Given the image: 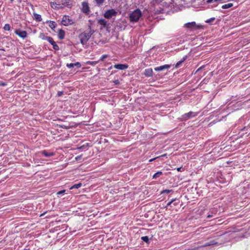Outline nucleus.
<instances>
[{
    "label": "nucleus",
    "mask_w": 250,
    "mask_h": 250,
    "mask_svg": "<svg viewBox=\"0 0 250 250\" xmlns=\"http://www.w3.org/2000/svg\"><path fill=\"white\" fill-rule=\"evenodd\" d=\"M128 67V66L127 65L125 64H116L113 66L114 68L120 70L125 69L127 68Z\"/></svg>",
    "instance_id": "9d476101"
},
{
    "label": "nucleus",
    "mask_w": 250,
    "mask_h": 250,
    "mask_svg": "<svg viewBox=\"0 0 250 250\" xmlns=\"http://www.w3.org/2000/svg\"><path fill=\"white\" fill-rule=\"evenodd\" d=\"M215 20V18L213 17V18H211L205 21V22L210 24L211 22H213Z\"/></svg>",
    "instance_id": "c85d7f7f"
},
{
    "label": "nucleus",
    "mask_w": 250,
    "mask_h": 250,
    "mask_svg": "<svg viewBox=\"0 0 250 250\" xmlns=\"http://www.w3.org/2000/svg\"><path fill=\"white\" fill-rule=\"evenodd\" d=\"M51 6L52 7H54L57 9H61L63 8V6L62 5L61 3H57L56 2H51Z\"/></svg>",
    "instance_id": "f3484780"
},
{
    "label": "nucleus",
    "mask_w": 250,
    "mask_h": 250,
    "mask_svg": "<svg viewBox=\"0 0 250 250\" xmlns=\"http://www.w3.org/2000/svg\"><path fill=\"white\" fill-rule=\"evenodd\" d=\"M141 239L143 241H144V242H146L147 243H148V242H149V238H148V237L147 236H145L142 237H141Z\"/></svg>",
    "instance_id": "bb28decb"
},
{
    "label": "nucleus",
    "mask_w": 250,
    "mask_h": 250,
    "mask_svg": "<svg viewBox=\"0 0 250 250\" xmlns=\"http://www.w3.org/2000/svg\"><path fill=\"white\" fill-rule=\"evenodd\" d=\"M7 85V83H5L1 82L0 83V86H4Z\"/></svg>",
    "instance_id": "ea45409f"
},
{
    "label": "nucleus",
    "mask_w": 250,
    "mask_h": 250,
    "mask_svg": "<svg viewBox=\"0 0 250 250\" xmlns=\"http://www.w3.org/2000/svg\"><path fill=\"white\" fill-rule=\"evenodd\" d=\"M113 67V66H111L109 68V69H111Z\"/></svg>",
    "instance_id": "8fccbe9b"
},
{
    "label": "nucleus",
    "mask_w": 250,
    "mask_h": 250,
    "mask_svg": "<svg viewBox=\"0 0 250 250\" xmlns=\"http://www.w3.org/2000/svg\"><path fill=\"white\" fill-rule=\"evenodd\" d=\"M34 19L36 20L37 21H42V18L41 15L38 14L37 13H34Z\"/></svg>",
    "instance_id": "a211bd4d"
},
{
    "label": "nucleus",
    "mask_w": 250,
    "mask_h": 250,
    "mask_svg": "<svg viewBox=\"0 0 250 250\" xmlns=\"http://www.w3.org/2000/svg\"><path fill=\"white\" fill-rule=\"evenodd\" d=\"M98 23L102 25L104 27H105L107 25V21L104 19H100L98 21Z\"/></svg>",
    "instance_id": "6ab92c4d"
},
{
    "label": "nucleus",
    "mask_w": 250,
    "mask_h": 250,
    "mask_svg": "<svg viewBox=\"0 0 250 250\" xmlns=\"http://www.w3.org/2000/svg\"><path fill=\"white\" fill-rule=\"evenodd\" d=\"M184 26L187 28L190 29H199L201 27V26L197 25L195 21L188 22L185 24Z\"/></svg>",
    "instance_id": "39448f33"
},
{
    "label": "nucleus",
    "mask_w": 250,
    "mask_h": 250,
    "mask_svg": "<svg viewBox=\"0 0 250 250\" xmlns=\"http://www.w3.org/2000/svg\"><path fill=\"white\" fill-rule=\"evenodd\" d=\"M65 192V190H61L59 192H57V194L58 195H60V194H63L64 192Z\"/></svg>",
    "instance_id": "4c0bfd02"
},
{
    "label": "nucleus",
    "mask_w": 250,
    "mask_h": 250,
    "mask_svg": "<svg viewBox=\"0 0 250 250\" xmlns=\"http://www.w3.org/2000/svg\"><path fill=\"white\" fill-rule=\"evenodd\" d=\"M172 191L171 189H165V190H163L162 192H161V193L163 194V193H168L169 192H170L171 191Z\"/></svg>",
    "instance_id": "72a5a7b5"
},
{
    "label": "nucleus",
    "mask_w": 250,
    "mask_h": 250,
    "mask_svg": "<svg viewBox=\"0 0 250 250\" xmlns=\"http://www.w3.org/2000/svg\"><path fill=\"white\" fill-rule=\"evenodd\" d=\"M99 62V61H88V62H87L86 63L88 64H90L91 65H95L96 64H97Z\"/></svg>",
    "instance_id": "a878e982"
},
{
    "label": "nucleus",
    "mask_w": 250,
    "mask_h": 250,
    "mask_svg": "<svg viewBox=\"0 0 250 250\" xmlns=\"http://www.w3.org/2000/svg\"><path fill=\"white\" fill-rule=\"evenodd\" d=\"M108 57V55L104 54L101 56V58L99 60V61H104L105 59Z\"/></svg>",
    "instance_id": "7c9ffc66"
},
{
    "label": "nucleus",
    "mask_w": 250,
    "mask_h": 250,
    "mask_svg": "<svg viewBox=\"0 0 250 250\" xmlns=\"http://www.w3.org/2000/svg\"><path fill=\"white\" fill-rule=\"evenodd\" d=\"M88 146V144H86V145H83V146H81L80 147H78V149H85L86 148V147H87Z\"/></svg>",
    "instance_id": "2f4dec72"
},
{
    "label": "nucleus",
    "mask_w": 250,
    "mask_h": 250,
    "mask_svg": "<svg viewBox=\"0 0 250 250\" xmlns=\"http://www.w3.org/2000/svg\"><path fill=\"white\" fill-rule=\"evenodd\" d=\"M46 40L50 44H52L54 42V40L51 37H49L48 38H46Z\"/></svg>",
    "instance_id": "cd10ccee"
},
{
    "label": "nucleus",
    "mask_w": 250,
    "mask_h": 250,
    "mask_svg": "<svg viewBox=\"0 0 250 250\" xmlns=\"http://www.w3.org/2000/svg\"><path fill=\"white\" fill-rule=\"evenodd\" d=\"M115 83H116V84H118V83H119V81H118V80H116V81H115Z\"/></svg>",
    "instance_id": "49530a36"
},
{
    "label": "nucleus",
    "mask_w": 250,
    "mask_h": 250,
    "mask_svg": "<svg viewBox=\"0 0 250 250\" xmlns=\"http://www.w3.org/2000/svg\"><path fill=\"white\" fill-rule=\"evenodd\" d=\"M62 5L63 6H66L68 8H71L72 7V4L69 2V1L67 0H62Z\"/></svg>",
    "instance_id": "9b49d317"
},
{
    "label": "nucleus",
    "mask_w": 250,
    "mask_h": 250,
    "mask_svg": "<svg viewBox=\"0 0 250 250\" xmlns=\"http://www.w3.org/2000/svg\"><path fill=\"white\" fill-rule=\"evenodd\" d=\"M167 154H163V155H161V156H160L159 157V158L161 157H165V156H167Z\"/></svg>",
    "instance_id": "a18cd8bd"
},
{
    "label": "nucleus",
    "mask_w": 250,
    "mask_h": 250,
    "mask_svg": "<svg viewBox=\"0 0 250 250\" xmlns=\"http://www.w3.org/2000/svg\"><path fill=\"white\" fill-rule=\"evenodd\" d=\"M171 65L169 64H165L164 65L156 67L154 68V70L156 71H160L165 69H168L170 67Z\"/></svg>",
    "instance_id": "1a4fd4ad"
},
{
    "label": "nucleus",
    "mask_w": 250,
    "mask_h": 250,
    "mask_svg": "<svg viewBox=\"0 0 250 250\" xmlns=\"http://www.w3.org/2000/svg\"><path fill=\"white\" fill-rule=\"evenodd\" d=\"M142 12L139 9H136L129 14V20L131 22H137L142 16Z\"/></svg>",
    "instance_id": "f03ea898"
},
{
    "label": "nucleus",
    "mask_w": 250,
    "mask_h": 250,
    "mask_svg": "<svg viewBox=\"0 0 250 250\" xmlns=\"http://www.w3.org/2000/svg\"><path fill=\"white\" fill-rule=\"evenodd\" d=\"M186 58L187 57H184L181 61L178 62L175 65V67H179L180 65L186 60Z\"/></svg>",
    "instance_id": "aec40b11"
},
{
    "label": "nucleus",
    "mask_w": 250,
    "mask_h": 250,
    "mask_svg": "<svg viewBox=\"0 0 250 250\" xmlns=\"http://www.w3.org/2000/svg\"><path fill=\"white\" fill-rule=\"evenodd\" d=\"M47 22H49V27L52 29L53 30H54V29L56 28L57 26V23L54 21H47Z\"/></svg>",
    "instance_id": "dca6fc26"
},
{
    "label": "nucleus",
    "mask_w": 250,
    "mask_h": 250,
    "mask_svg": "<svg viewBox=\"0 0 250 250\" xmlns=\"http://www.w3.org/2000/svg\"><path fill=\"white\" fill-rule=\"evenodd\" d=\"M213 1V0H207V3H210Z\"/></svg>",
    "instance_id": "37998d69"
},
{
    "label": "nucleus",
    "mask_w": 250,
    "mask_h": 250,
    "mask_svg": "<svg viewBox=\"0 0 250 250\" xmlns=\"http://www.w3.org/2000/svg\"><path fill=\"white\" fill-rule=\"evenodd\" d=\"M163 173H162V172L161 171H158L156 173H155L152 176V178L153 179H156L158 177H159L160 176H161V175H162Z\"/></svg>",
    "instance_id": "412c9836"
},
{
    "label": "nucleus",
    "mask_w": 250,
    "mask_h": 250,
    "mask_svg": "<svg viewBox=\"0 0 250 250\" xmlns=\"http://www.w3.org/2000/svg\"><path fill=\"white\" fill-rule=\"evenodd\" d=\"M11 2H12L14 0H10Z\"/></svg>",
    "instance_id": "3c124183"
},
{
    "label": "nucleus",
    "mask_w": 250,
    "mask_h": 250,
    "mask_svg": "<svg viewBox=\"0 0 250 250\" xmlns=\"http://www.w3.org/2000/svg\"><path fill=\"white\" fill-rule=\"evenodd\" d=\"M157 2V0H151L150 3L153 5H154Z\"/></svg>",
    "instance_id": "58836bf2"
},
{
    "label": "nucleus",
    "mask_w": 250,
    "mask_h": 250,
    "mask_svg": "<svg viewBox=\"0 0 250 250\" xmlns=\"http://www.w3.org/2000/svg\"><path fill=\"white\" fill-rule=\"evenodd\" d=\"M145 75L146 77H151L153 75V71L152 68L146 69L145 70Z\"/></svg>",
    "instance_id": "4468645a"
},
{
    "label": "nucleus",
    "mask_w": 250,
    "mask_h": 250,
    "mask_svg": "<svg viewBox=\"0 0 250 250\" xmlns=\"http://www.w3.org/2000/svg\"><path fill=\"white\" fill-rule=\"evenodd\" d=\"M104 0H95L96 3L99 6L102 4L104 3Z\"/></svg>",
    "instance_id": "c756f323"
},
{
    "label": "nucleus",
    "mask_w": 250,
    "mask_h": 250,
    "mask_svg": "<svg viewBox=\"0 0 250 250\" xmlns=\"http://www.w3.org/2000/svg\"><path fill=\"white\" fill-rule=\"evenodd\" d=\"M61 23L64 26H68L72 24L73 22L68 16L64 15L62 17Z\"/></svg>",
    "instance_id": "20e7f679"
},
{
    "label": "nucleus",
    "mask_w": 250,
    "mask_h": 250,
    "mask_svg": "<svg viewBox=\"0 0 250 250\" xmlns=\"http://www.w3.org/2000/svg\"><path fill=\"white\" fill-rule=\"evenodd\" d=\"M82 158V155H80L79 156H77L75 157V159L76 161L80 160Z\"/></svg>",
    "instance_id": "c9c22d12"
},
{
    "label": "nucleus",
    "mask_w": 250,
    "mask_h": 250,
    "mask_svg": "<svg viewBox=\"0 0 250 250\" xmlns=\"http://www.w3.org/2000/svg\"><path fill=\"white\" fill-rule=\"evenodd\" d=\"M62 94H63V92L62 91H59L58 92V96L59 97L62 96Z\"/></svg>",
    "instance_id": "a19ab883"
},
{
    "label": "nucleus",
    "mask_w": 250,
    "mask_h": 250,
    "mask_svg": "<svg viewBox=\"0 0 250 250\" xmlns=\"http://www.w3.org/2000/svg\"><path fill=\"white\" fill-rule=\"evenodd\" d=\"M197 116V113L195 112H193L192 111H190L187 113H185L182 115V118L184 121L188 120L191 117H194Z\"/></svg>",
    "instance_id": "423d86ee"
},
{
    "label": "nucleus",
    "mask_w": 250,
    "mask_h": 250,
    "mask_svg": "<svg viewBox=\"0 0 250 250\" xmlns=\"http://www.w3.org/2000/svg\"><path fill=\"white\" fill-rule=\"evenodd\" d=\"M40 37L43 40H46V38H48V36H45L44 34H41Z\"/></svg>",
    "instance_id": "473e14b6"
},
{
    "label": "nucleus",
    "mask_w": 250,
    "mask_h": 250,
    "mask_svg": "<svg viewBox=\"0 0 250 250\" xmlns=\"http://www.w3.org/2000/svg\"><path fill=\"white\" fill-rule=\"evenodd\" d=\"M82 186V184L81 183H79L78 184H75L73 186H72L70 188V189H72L73 188H81Z\"/></svg>",
    "instance_id": "5701e85b"
},
{
    "label": "nucleus",
    "mask_w": 250,
    "mask_h": 250,
    "mask_svg": "<svg viewBox=\"0 0 250 250\" xmlns=\"http://www.w3.org/2000/svg\"><path fill=\"white\" fill-rule=\"evenodd\" d=\"M65 32L62 29H60L58 31V38L60 40H62L64 38Z\"/></svg>",
    "instance_id": "f8f14e48"
},
{
    "label": "nucleus",
    "mask_w": 250,
    "mask_h": 250,
    "mask_svg": "<svg viewBox=\"0 0 250 250\" xmlns=\"http://www.w3.org/2000/svg\"><path fill=\"white\" fill-rule=\"evenodd\" d=\"M40 153L47 157L53 156L54 155V153L53 152H48L45 150L41 151Z\"/></svg>",
    "instance_id": "2eb2a0df"
},
{
    "label": "nucleus",
    "mask_w": 250,
    "mask_h": 250,
    "mask_svg": "<svg viewBox=\"0 0 250 250\" xmlns=\"http://www.w3.org/2000/svg\"><path fill=\"white\" fill-rule=\"evenodd\" d=\"M232 6H233V3H228V4H226L223 5L222 6V8L223 9H228V8L231 7Z\"/></svg>",
    "instance_id": "4be33fe9"
},
{
    "label": "nucleus",
    "mask_w": 250,
    "mask_h": 250,
    "mask_svg": "<svg viewBox=\"0 0 250 250\" xmlns=\"http://www.w3.org/2000/svg\"><path fill=\"white\" fill-rule=\"evenodd\" d=\"M45 212H44L43 213L41 214L40 216H43L45 214Z\"/></svg>",
    "instance_id": "de8ad7c7"
},
{
    "label": "nucleus",
    "mask_w": 250,
    "mask_h": 250,
    "mask_svg": "<svg viewBox=\"0 0 250 250\" xmlns=\"http://www.w3.org/2000/svg\"><path fill=\"white\" fill-rule=\"evenodd\" d=\"M82 6V11L85 14H89L90 8L88 2L85 1L83 2Z\"/></svg>",
    "instance_id": "0eeeda50"
},
{
    "label": "nucleus",
    "mask_w": 250,
    "mask_h": 250,
    "mask_svg": "<svg viewBox=\"0 0 250 250\" xmlns=\"http://www.w3.org/2000/svg\"><path fill=\"white\" fill-rule=\"evenodd\" d=\"M3 29L6 31H9L11 29V27L9 24L6 23L3 27Z\"/></svg>",
    "instance_id": "393cba45"
},
{
    "label": "nucleus",
    "mask_w": 250,
    "mask_h": 250,
    "mask_svg": "<svg viewBox=\"0 0 250 250\" xmlns=\"http://www.w3.org/2000/svg\"><path fill=\"white\" fill-rule=\"evenodd\" d=\"M117 15V12H116L114 9H111L106 10L104 12V16L106 19H110L113 16H116Z\"/></svg>",
    "instance_id": "7ed1b4c3"
},
{
    "label": "nucleus",
    "mask_w": 250,
    "mask_h": 250,
    "mask_svg": "<svg viewBox=\"0 0 250 250\" xmlns=\"http://www.w3.org/2000/svg\"><path fill=\"white\" fill-rule=\"evenodd\" d=\"M176 200V198L172 199L170 201L167 203V206H170L173 202L175 201Z\"/></svg>",
    "instance_id": "f704fd0d"
},
{
    "label": "nucleus",
    "mask_w": 250,
    "mask_h": 250,
    "mask_svg": "<svg viewBox=\"0 0 250 250\" xmlns=\"http://www.w3.org/2000/svg\"><path fill=\"white\" fill-rule=\"evenodd\" d=\"M159 158V157H156L155 158H152V159H151L149 160V162H151L152 161H153L154 160H156V159Z\"/></svg>",
    "instance_id": "79ce46f5"
},
{
    "label": "nucleus",
    "mask_w": 250,
    "mask_h": 250,
    "mask_svg": "<svg viewBox=\"0 0 250 250\" xmlns=\"http://www.w3.org/2000/svg\"><path fill=\"white\" fill-rule=\"evenodd\" d=\"M77 66L78 68H80L81 66V64L80 62H77L76 63H67L66 66L68 68H72L74 66Z\"/></svg>",
    "instance_id": "ddd939ff"
},
{
    "label": "nucleus",
    "mask_w": 250,
    "mask_h": 250,
    "mask_svg": "<svg viewBox=\"0 0 250 250\" xmlns=\"http://www.w3.org/2000/svg\"><path fill=\"white\" fill-rule=\"evenodd\" d=\"M53 46V48L55 50H59V47L57 44L56 42L54 41L52 44H51Z\"/></svg>",
    "instance_id": "b1692460"
},
{
    "label": "nucleus",
    "mask_w": 250,
    "mask_h": 250,
    "mask_svg": "<svg viewBox=\"0 0 250 250\" xmlns=\"http://www.w3.org/2000/svg\"><path fill=\"white\" fill-rule=\"evenodd\" d=\"M182 167H180L177 168L178 171H181Z\"/></svg>",
    "instance_id": "c03bdc74"
},
{
    "label": "nucleus",
    "mask_w": 250,
    "mask_h": 250,
    "mask_svg": "<svg viewBox=\"0 0 250 250\" xmlns=\"http://www.w3.org/2000/svg\"><path fill=\"white\" fill-rule=\"evenodd\" d=\"M15 33L22 39H25L27 37V33L26 31L17 29L15 31Z\"/></svg>",
    "instance_id": "6e6552de"
},
{
    "label": "nucleus",
    "mask_w": 250,
    "mask_h": 250,
    "mask_svg": "<svg viewBox=\"0 0 250 250\" xmlns=\"http://www.w3.org/2000/svg\"><path fill=\"white\" fill-rule=\"evenodd\" d=\"M214 214H215V213L211 212V214H209L207 216V218H210L211 217H212Z\"/></svg>",
    "instance_id": "e433bc0d"
},
{
    "label": "nucleus",
    "mask_w": 250,
    "mask_h": 250,
    "mask_svg": "<svg viewBox=\"0 0 250 250\" xmlns=\"http://www.w3.org/2000/svg\"><path fill=\"white\" fill-rule=\"evenodd\" d=\"M93 33V32L92 31L90 28V30L89 31H85L80 34L79 38L81 41V43L83 45L85 44Z\"/></svg>",
    "instance_id": "f257e3e1"
},
{
    "label": "nucleus",
    "mask_w": 250,
    "mask_h": 250,
    "mask_svg": "<svg viewBox=\"0 0 250 250\" xmlns=\"http://www.w3.org/2000/svg\"><path fill=\"white\" fill-rule=\"evenodd\" d=\"M178 203H174V206H176V205H178Z\"/></svg>",
    "instance_id": "09e8293b"
}]
</instances>
